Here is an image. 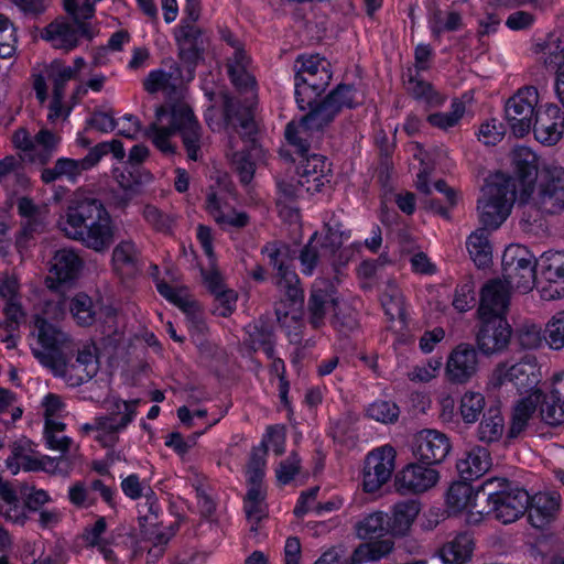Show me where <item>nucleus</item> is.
<instances>
[{"mask_svg": "<svg viewBox=\"0 0 564 564\" xmlns=\"http://www.w3.org/2000/svg\"><path fill=\"white\" fill-rule=\"evenodd\" d=\"M217 110L210 108L205 113L207 124L213 131L225 128L228 132L226 155L243 184H249L254 175V162L251 156L258 155L262 149L254 140L256 123L250 107L241 106L232 98H226L223 119L215 120Z\"/></svg>", "mask_w": 564, "mask_h": 564, "instance_id": "nucleus-1", "label": "nucleus"}, {"mask_svg": "<svg viewBox=\"0 0 564 564\" xmlns=\"http://www.w3.org/2000/svg\"><path fill=\"white\" fill-rule=\"evenodd\" d=\"M57 224L66 237L99 253L110 248L117 235L109 212L101 202L94 198L73 200Z\"/></svg>", "mask_w": 564, "mask_h": 564, "instance_id": "nucleus-2", "label": "nucleus"}, {"mask_svg": "<svg viewBox=\"0 0 564 564\" xmlns=\"http://www.w3.org/2000/svg\"><path fill=\"white\" fill-rule=\"evenodd\" d=\"M64 312V303L46 302L41 313L34 315L30 334L33 356L53 373H63L65 360L74 352L73 340L57 324Z\"/></svg>", "mask_w": 564, "mask_h": 564, "instance_id": "nucleus-3", "label": "nucleus"}, {"mask_svg": "<svg viewBox=\"0 0 564 564\" xmlns=\"http://www.w3.org/2000/svg\"><path fill=\"white\" fill-rule=\"evenodd\" d=\"M178 132L189 160L200 158L204 144L202 127L192 108L185 102H176L170 107H159L155 120L148 127L145 135L154 147L164 154L175 153L172 137Z\"/></svg>", "mask_w": 564, "mask_h": 564, "instance_id": "nucleus-4", "label": "nucleus"}, {"mask_svg": "<svg viewBox=\"0 0 564 564\" xmlns=\"http://www.w3.org/2000/svg\"><path fill=\"white\" fill-rule=\"evenodd\" d=\"M517 195L511 176L501 172L492 174L482 187L477 205L479 221L484 228L500 227L510 215Z\"/></svg>", "mask_w": 564, "mask_h": 564, "instance_id": "nucleus-5", "label": "nucleus"}, {"mask_svg": "<svg viewBox=\"0 0 564 564\" xmlns=\"http://www.w3.org/2000/svg\"><path fill=\"white\" fill-rule=\"evenodd\" d=\"M295 100L299 108L305 110L329 85L330 64L318 54L301 55L295 61Z\"/></svg>", "mask_w": 564, "mask_h": 564, "instance_id": "nucleus-6", "label": "nucleus"}, {"mask_svg": "<svg viewBox=\"0 0 564 564\" xmlns=\"http://www.w3.org/2000/svg\"><path fill=\"white\" fill-rule=\"evenodd\" d=\"M506 478L487 479L482 489L488 490L489 509L485 516H492L503 524L512 523L522 517L529 508L530 495L521 488L507 489Z\"/></svg>", "mask_w": 564, "mask_h": 564, "instance_id": "nucleus-7", "label": "nucleus"}, {"mask_svg": "<svg viewBox=\"0 0 564 564\" xmlns=\"http://www.w3.org/2000/svg\"><path fill=\"white\" fill-rule=\"evenodd\" d=\"M329 164L323 155H301L296 180H279L278 188L285 198H296L304 193H317L329 182Z\"/></svg>", "mask_w": 564, "mask_h": 564, "instance_id": "nucleus-8", "label": "nucleus"}, {"mask_svg": "<svg viewBox=\"0 0 564 564\" xmlns=\"http://www.w3.org/2000/svg\"><path fill=\"white\" fill-rule=\"evenodd\" d=\"M535 260L524 246L510 245L502 254L503 282L513 291L527 294L538 285Z\"/></svg>", "mask_w": 564, "mask_h": 564, "instance_id": "nucleus-9", "label": "nucleus"}, {"mask_svg": "<svg viewBox=\"0 0 564 564\" xmlns=\"http://www.w3.org/2000/svg\"><path fill=\"white\" fill-rule=\"evenodd\" d=\"M542 380L541 367L535 357H525L518 362H501L492 371L489 384L501 388L511 384L519 391L531 392Z\"/></svg>", "mask_w": 564, "mask_h": 564, "instance_id": "nucleus-10", "label": "nucleus"}, {"mask_svg": "<svg viewBox=\"0 0 564 564\" xmlns=\"http://www.w3.org/2000/svg\"><path fill=\"white\" fill-rule=\"evenodd\" d=\"M12 143L30 163L45 165L57 152L61 137L48 129L31 135L25 128H19L12 134Z\"/></svg>", "mask_w": 564, "mask_h": 564, "instance_id": "nucleus-11", "label": "nucleus"}, {"mask_svg": "<svg viewBox=\"0 0 564 564\" xmlns=\"http://www.w3.org/2000/svg\"><path fill=\"white\" fill-rule=\"evenodd\" d=\"M325 228L326 234L321 243V250L317 249L319 239L315 232L307 246L301 251L300 262L303 274L312 275L318 259L333 256L350 236L349 232L341 230L339 224L333 221V219L325 221Z\"/></svg>", "mask_w": 564, "mask_h": 564, "instance_id": "nucleus-12", "label": "nucleus"}, {"mask_svg": "<svg viewBox=\"0 0 564 564\" xmlns=\"http://www.w3.org/2000/svg\"><path fill=\"white\" fill-rule=\"evenodd\" d=\"M262 252L268 257L269 262L278 270L276 285L288 297L292 305L301 302L303 292L299 285L296 273L290 268V250L285 243L270 242L265 245Z\"/></svg>", "mask_w": 564, "mask_h": 564, "instance_id": "nucleus-13", "label": "nucleus"}, {"mask_svg": "<svg viewBox=\"0 0 564 564\" xmlns=\"http://www.w3.org/2000/svg\"><path fill=\"white\" fill-rule=\"evenodd\" d=\"M538 291L544 301L564 297V252L546 251L539 260Z\"/></svg>", "mask_w": 564, "mask_h": 564, "instance_id": "nucleus-14", "label": "nucleus"}, {"mask_svg": "<svg viewBox=\"0 0 564 564\" xmlns=\"http://www.w3.org/2000/svg\"><path fill=\"white\" fill-rule=\"evenodd\" d=\"M395 449L383 445L369 452L362 469V489L372 494L389 481L395 467Z\"/></svg>", "mask_w": 564, "mask_h": 564, "instance_id": "nucleus-15", "label": "nucleus"}, {"mask_svg": "<svg viewBox=\"0 0 564 564\" xmlns=\"http://www.w3.org/2000/svg\"><path fill=\"white\" fill-rule=\"evenodd\" d=\"M539 102L536 88H520L506 104V118L514 135L523 137L532 127L535 107Z\"/></svg>", "mask_w": 564, "mask_h": 564, "instance_id": "nucleus-16", "label": "nucleus"}, {"mask_svg": "<svg viewBox=\"0 0 564 564\" xmlns=\"http://www.w3.org/2000/svg\"><path fill=\"white\" fill-rule=\"evenodd\" d=\"M480 357L477 349L466 343L454 347L445 362L444 373L446 380L452 384H466L478 373Z\"/></svg>", "mask_w": 564, "mask_h": 564, "instance_id": "nucleus-17", "label": "nucleus"}, {"mask_svg": "<svg viewBox=\"0 0 564 564\" xmlns=\"http://www.w3.org/2000/svg\"><path fill=\"white\" fill-rule=\"evenodd\" d=\"M337 306L338 297L334 286L325 280L315 281L307 303V318L312 327H323L330 316V322L336 327Z\"/></svg>", "mask_w": 564, "mask_h": 564, "instance_id": "nucleus-18", "label": "nucleus"}, {"mask_svg": "<svg viewBox=\"0 0 564 564\" xmlns=\"http://www.w3.org/2000/svg\"><path fill=\"white\" fill-rule=\"evenodd\" d=\"M69 22L65 19H57L50 23L43 31L42 37L55 48L66 52L78 46L80 37L91 39L94 33L84 19Z\"/></svg>", "mask_w": 564, "mask_h": 564, "instance_id": "nucleus-19", "label": "nucleus"}, {"mask_svg": "<svg viewBox=\"0 0 564 564\" xmlns=\"http://www.w3.org/2000/svg\"><path fill=\"white\" fill-rule=\"evenodd\" d=\"M440 473L425 463H410L395 476V486L404 494H423L437 485Z\"/></svg>", "mask_w": 564, "mask_h": 564, "instance_id": "nucleus-20", "label": "nucleus"}, {"mask_svg": "<svg viewBox=\"0 0 564 564\" xmlns=\"http://www.w3.org/2000/svg\"><path fill=\"white\" fill-rule=\"evenodd\" d=\"M514 165L516 189L520 202L525 203L533 193L534 183L538 176L539 160L534 152L527 147H518L512 152Z\"/></svg>", "mask_w": 564, "mask_h": 564, "instance_id": "nucleus-21", "label": "nucleus"}, {"mask_svg": "<svg viewBox=\"0 0 564 564\" xmlns=\"http://www.w3.org/2000/svg\"><path fill=\"white\" fill-rule=\"evenodd\" d=\"M451 443L448 437L436 430H422L414 436L412 452L422 463L440 464L448 455Z\"/></svg>", "mask_w": 564, "mask_h": 564, "instance_id": "nucleus-22", "label": "nucleus"}, {"mask_svg": "<svg viewBox=\"0 0 564 564\" xmlns=\"http://www.w3.org/2000/svg\"><path fill=\"white\" fill-rule=\"evenodd\" d=\"M477 492L469 481H456L446 494V507L451 514H466L468 523H479L485 519L482 510H476Z\"/></svg>", "mask_w": 564, "mask_h": 564, "instance_id": "nucleus-23", "label": "nucleus"}, {"mask_svg": "<svg viewBox=\"0 0 564 564\" xmlns=\"http://www.w3.org/2000/svg\"><path fill=\"white\" fill-rule=\"evenodd\" d=\"M511 289L501 280H489L480 291L479 318H506Z\"/></svg>", "mask_w": 564, "mask_h": 564, "instance_id": "nucleus-24", "label": "nucleus"}, {"mask_svg": "<svg viewBox=\"0 0 564 564\" xmlns=\"http://www.w3.org/2000/svg\"><path fill=\"white\" fill-rule=\"evenodd\" d=\"M536 204L540 209L549 214H555L564 209L563 167L554 166L545 171Z\"/></svg>", "mask_w": 564, "mask_h": 564, "instance_id": "nucleus-25", "label": "nucleus"}, {"mask_svg": "<svg viewBox=\"0 0 564 564\" xmlns=\"http://www.w3.org/2000/svg\"><path fill=\"white\" fill-rule=\"evenodd\" d=\"M535 139L546 145L555 144L564 133V113L556 105H545L535 113Z\"/></svg>", "mask_w": 564, "mask_h": 564, "instance_id": "nucleus-26", "label": "nucleus"}, {"mask_svg": "<svg viewBox=\"0 0 564 564\" xmlns=\"http://www.w3.org/2000/svg\"><path fill=\"white\" fill-rule=\"evenodd\" d=\"M481 327L477 336L479 349L492 355L507 348L511 328L506 318H480Z\"/></svg>", "mask_w": 564, "mask_h": 564, "instance_id": "nucleus-27", "label": "nucleus"}, {"mask_svg": "<svg viewBox=\"0 0 564 564\" xmlns=\"http://www.w3.org/2000/svg\"><path fill=\"white\" fill-rule=\"evenodd\" d=\"M112 270L121 279H131L141 271V250L132 239L119 241L111 253Z\"/></svg>", "mask_w": 564, "mask_h": 564, "instance_id": "nucleus-28", "label": "nucleus"}, {"mask_svg": "<svg viewBox=\"0 0 564 564\" xmlns=\"http://www.w3.org/2000/svg\"><path fill=\"white\" fill-rule=\"evenodd\" d=\"M542 401V390L535 389L517 400L512 406L508 435L511 438L519 436L533 419L539 415L538 409Z\"/></svg>", "mask_w": 564, "mask_h": 564, "instance_id": "nucleus-29", "label": "nucleus"}, {"mask_svg": "<svg viewBox=\"0 0 564 564\" xmlns=\"http://www.w3.org/2000/svg\"><path fill=\"white\" fill-rule=\"evenodd\" d=\"M561 497L555 492H538L530 496L528 518L530 523L538 529L549 525L560 510Z\"/></svg>", "mask_w": 564, "mask_h": 564, "instance_id": "nucleus-30", "label": "nucleus"}, {"mask_svg": "<svg viewBox=\"0 0 564 564\" xmlns=\"http://www.w3.org/2000/svg\"><path fill=\"white\" fill-rule=\"evenodd\" d=\"M68 360L69 358L65 360V371L54 375L64 378L72 387L90 380L97 372L95 354L90 347L79 350L75 362L68 364Z\"/></svg>", "mask_w": 564, "mask_h": 564, "instance_id": "nucleus-31", "label": "nucleus"}, {"mask_svg": "<svg viewBox=\"0 0 564 564\" xmlns=\"http://www.w3.org/2000/svg\"><path fill=\"white\" fill-rule=\"evenodd\" d=\"M491 464L488 449L474 446L465 453L464 457L458 459L456 467L465 480L473 481L485 475L490 469Z\"/></svg>", "mask_w": 564, "mask_h": 564, "instance_id": "nucleus-32", "label": "nucleus"}, {"mask_svg": "<svg viewBox=\"0 0 564 564\" xmlns=\"http://www.w3.org/2000/svg\"><path fill=\"white\" fill-rule=\"evenodd\" d=\"M206 210L225 229L242 228L249 223V216L246 213L223 205L220 197L213 191L207 194Z\"/></svg>", "mask_w": 564, "mask_h": 564, "instance_id": "nucleus-33", "label": "nucleus"}, {"mask_svg": "<svg viewBox=\"0 0 564 564\" xmlns=\"http://www.w3.org/2000/svg\"><path fill=\"white\" fill-rule=\"evenodd\" d=\"M420 513V505L414 500L401 501L391 509L388 518V532L392 536H403L411 529Z\"/></svg>", "mask_w": 564, "mask_h": 564, "instance_id": "nucleus-34", "label": "nucleus"}, {"mask_svg": "<svg viewBox=\"0 0 564 564\" xmlns=\"http://www.w3.org/2000/svg\"><path fill=\"white\" fill-rule=\"evenodd\" d=\"M83 261L73 249H61L53 258L51 275L58 283L73 281L79 274Z\"/></svg>", "mask_w": 564, "mask_h": 564, "instance_id": "nucleus-35", "label": "nucleus"}, {"mask_svg": "<svg viewBox=\"0 0 564 564\" xmlns=\"http://www.w3.org/2000/svg\"><path fill=\"white\" fill-rule=\"evenodd\" d=\"M85 65L86 61L83 57H76L73 66L65 65L59 59L53 61L47 67V77L53 85V94L64 96L67 83L75 79Z\"/></svg>", "mask_w": 564, "mask_h": 564, "instance_id": "nucleus-36", "label": "nucleus"}, {"mask_svg": "<svg viewBox=\"0 0 564 564\" xmlns=\"http://www.w3.org/2000/svg\"><path fill=\"white\" fill-rule=\"evenodd\" d=\"M226 40L232 47H235V53L228 63V72L231 82L239 89L252 90L256 85V80L254 76L248 69V56L242 50L236 47V42L231 40V36L227 37Z\"/></svg>", "mask_w": 564, "mask_h": 564, "instance_id": "nucleus-37", "label": "nucleus"}, {"mask_svg": "<svg viewBox=\"0 0 564 564\" xmlns=\"http://www.w3.org/2000/svg\"><path fill=\"white\" fill-rule=\"evenodd\" d=\"M473 551V539L464 533L446 542L440 550V557L444 564H466L470 561Z\"/></svg>", "mask_w": 564, "mask_h": 564, "instance_id": "nucleus-38", "label": "nucleus"}, {"mask_svg": "<svg viewBox=\"0 0 564 564\" xmlns=\"http://www.w3.org/2000/svg\"><path fill=\"white\" fill-rule=\"evenodd\" d=\"M321 131L314 126L308 124L304 116L299 122L291 121L285 129V138L290 144L296 148L300 155L305 154L312 141L318 138Z\"/></svg>", "mask_w": 564, "mask_h": 564, "instance_id": "nucleus-39", "label": "nucleus"}, {"mask_svg": "<svg viewBox=\"0 0 564 564\" xmlns=\"http://www.w3.org/2000/svg\"><path fill=\"white\" fill-rule=\"evenodd\" d=\"M393 549L394 543L391 540L362 543L354 550L348 558V564H366L380 561L387 557Z\"/></svg>", "mask_w": 564, "mask_h": 564, "instance_id": "nucleus-40", "label": "nucleus"}, {"mask_svg": "<svg viewBox=\"0 0 564 564\" xmlns=\"http://www.w3.org/2000/svg\"><path fill=\"white\" fill-rule=\"evenodd\" d=\"M486 229L479 228L475 230L466 241L469 256L478 268L488 267L492 260V248Z\"/></svg>", "mask_w": 564, "mask_h": 564, "instance_id": "nucleus-41", "label": "nucleus"}, {"mask_svg": "<svg viewBox=\"0 0 564 564\" xmlns=\"http://www.w3.org/2000/svg\"><path fill=\"white\" fill-rule=\"evenodd\" d=\"M139 400H122L118 397L110 395L105 399L104 408L107 411L105 417H116L117 424L127 429V426L135 419Z\"/></svg>", "mask_w": 564, "mask_h": 564, "instance_id": "nucleus-42", "label": "nucleus"}, {"mask_svg": "<svg viewBox=\"0 0 564 564\" xmlns=\"http://www.w3.org/2000/svg\"><path fill=\"white\" fill-rule=\"evenodd\" d=\"M505 417L498 408H489L484 414L477 430L480 442H498L505 433Z\"/></svg>", "mask_w": 564, "mask_h": 564, "instance_id": "nucleus-43", "label": "nucleus"}, {"mask_svg": "<svg viewBox=\"0 0 564 564\" xmlns=\"http://www.w3.org/2000/svg\"><path fill=\"white\" fill-rule=\"evenodd\" d=\"M356 534L362 540L389 534L387 514L382 511H375L365 516L356 524Z\"/></svg>", "mask_w": 564, "mask_h": 564, "instance_id": "nucleus-44", "label": "nucleus"}, {"mask_svg": "<svg viewBox=\"0 0 564 564\" xmlns=\"http://www.w3.org/2000/svg\"><path fill=\"white\" fill-rule=\"evenodd\" d=\"M381 305L390 321H404L403 295L397 284L392 282L387 284L381 295Z\"/></svg>", "mask_w": 564, "mask_h": 564, "instance_id": "nucleus-45", "label": "nucleus"}, {"mask_svg": "<svg viewBox=\"0 0 564 564\" xmlns=\"http://www.w3.org/2000/svg\"><path fill=\"white\" fill-rule=\"evenodd\" d=\"M408 91L417 100L425 102L430 107L442 106L445 96L434 89V87L422 79L411 77L406 84Z\"/></svg>", "mask_w": 564, "mask_h": 564, "instance_id": "nucleus-46", "label": "nucleus"}, {"mask_svg": "<svg viewBox=\"0 0 564 564\" xmlns=\"http://www.w3.org/2000/svg\"><path fill=\"white\" fill-rule=\"evenodd\" d=\"M485 397L480 392L466 391L459 401V414L467 424H474L485 408Z\"/></svg>", "mask_w": 564, "mask_h": 564, "instance_id": "nucleus-47", "label": "nucleus"}, {"mask_svg": "<svg viewBox=\"0 0 564 564\" xmlns=\"http://www.w3.org/2000/svg\"><path fill=\"white\" fill-rule=\"evenodd\" d=\"M539 416L549 425H560L564 422V400L553 398L552 394L542 392V401L539 404Z\"/></svg>", "mask_w": 564, "mask_h": 564, "instance_id": "nucleus-48", "label": "nucleus"}, {"mask_svg": "<svg viewBox=\"0 0 564 564\" xmlns=\"http://www.w3.org/2000/svg\"><path fill=\"white\" fill-rule=\"evenodd\" d=\"M466 111L465 104L460 100H453L448 112H435L427 117V122L441 130H448L459 123Z\"/></svg>", "mask_w": 564, "mask_h": 564, "instance_id": "nucleus-49", "label": "nucleus"}, {"mask_svg": "<svg viewBox=\"0 0 564 564\" xmlns=\"http://www.w3.org/2000/svg\"><path fill=\"white\" fill-rule=\"evenodd\" d=\"M126 429L117 424L116 417L97 416V434L95 440L104 447H113L119 441V434Z\"/></svg>", "mask_w": 564, "mask_h": 564, "instance_id": "nucleus-50", "label": "nucleus"}, {"mask_svg": "<svg viewBox=\"0 0 564 564\" xmlns=\"http://www.w3.org/2000/svg\"><path fill=\"white\" fill-rule=\"evenodd\" d=\"M543 339L550 349L564 348V311L556 312L545 324Z\"/></svg>", "mask_w": 564, "mask_h": 564, "instance_id": "nucleus-51", "label": "nucleus"}, {"mask_svg": "<svg viewBox=\"0 0 564 564\" xmlns=\"http://www.w3.org/2000/svg\"><path fill=\"white\" fill-rule=\"evenodd\" d=\"M463 25L462 14L454 10L436 11L430 19V29L435 35L443 32H452Z\"/></svg>", "mask_w": 564, "mask_h": 564, "instance_id": "nucleus-52", "label": "nucleus"}, {"mask_svg": "<svg viewBox=\"0 0 564 564\" xmlns=\"http://www.w3.org/2000/svg\"><path fill=\"white\" fill-rule=\"evenodd\" d=\"M316 99L312 102L310 108V112L305 116L307 118L308 124H314L319 131L330 123L334 118L338 115V111L332 105L329 99L326 97L322 102L314 106Z\"/></svg>", "mask_w": 564, "mask_h": 564, "instance_id": "nucleus-53", "label": "nucleus"}, {"mask_svg": "<svg viewBox=\"0 0 564 564\" xmlns=\"http://www.w3.org/2000/svg\"><path fill=\"white\" fill-rule=\"evenodd\" d=\"M158 292L167 301L178 306L185 313L195 311V303L191 300L186 288H173L165 282L156 283Z\"/></svg>", "mask_w": 564, "mask_h": 564, "instance_id": "nucleus-54", "label": "nucleus"}, {"mask_svg": "<svg viewBox=\"0 0 564 564\" xmlns=\"http://www.w3.org/2000/svg\"><path fill=\"white\" fill-rule=\"evenodd\" d=\"M539 59L545 66L557 69L564 62V42L557 36H550L544 44L541 45Z\"/></svg>", "mask_w": 564, "mask_h": 564, "instance_id": "nucleus-55", "label": "nucleus"}, {"mask_svg": "<svg viewBox=\"0 0 564 564\" xmlns=\"http://www.w3.org/2000/svg\"><path fill=\"white\" fill-rule=\"evenodd\" d=\"M18 35L13 23L0 14V57L11 58L17 51Z\"/></svg>", "mask_w": 564, "mask_h": 564, "instance_id": "nucleus-56", "label": "nucleus"}, {"mask_svg": "<svg viewBox=\"0 0 564 564\" xmlns=\"http://www.w3.org/2000/svg\"><path fill=\"white\" fill-rule=\"evenodd\" d=\"M175 78L173 73L163 69L151 70L143 80V88L149 94L158 91L170 93L175 88Z\"/></svg>", "mask_w": 564, "mask_h": 564, "instance_id": "nucleus-57", "label": "nucleus"}, {"mask_svg": "<svg viewBox=\"0 0 564 564\" xmlns=\"http://www.w3.org/2000/svg\"><path fill=\"white\" fill-rule=\"evenodd\" d=\"M400 414L398 405L393 402L379 400L372 402L367 409V415L380 423H394Z\"/></svg>", "mask_w": 564, "mask_h": 564, "instance_id": "nucleus-58", "label": "nucleus"}, {"mask_svg": "<svg viewBox=\"0 0 564 564\" xmlns=\"http://www.w3.org/2000/svg\"><path fill=\"white\" fill-rule=\"evenodd\" d=\"M120 487L124 496L131 500H138L141 497L150 498L154 495L150 484L142 480L138 474H130L122 478Z\"/></svg>", "mask_w": 564, "mask_h": 564, "instance_id": "nucleus-59", "label": "nucleus"}, {"mask_svg": "<svg viewBox=\"0 0 564 564\" xmlns=\"http://www.w3.org/2000/svg\"><path fill=\"white\" fill-rule=\"evenodd\" d=\"M442 365L441 358H430L412 367L406 375L408 379L412 382H430L438 376Z\"/></svg>", "mask_w": 564, "mask_h": 564, "instance_id": "nucleus-60", "label": "nucleus"}, {"mask_svg": "<svg viewBox=\"0 0 564 564\" xmlns=\"http://www.w3.org/2000/svg\"><path fill=\"white\" fill-rule=\"evenodd\" d=\"M70 312L79 325L91 324L96 314L91 299L86 294H78L72 300Z\"/></svg>", "mask_w": 564, "mask_h": 564, "instance_id": "nucleus-61", "label": "nucleus"}, {"mask_svg": "<svg viewBox=\"0 0 564 564\" xmlns=\"http://www.w3.org/2000/svg\"><path fill=\"white\" fill-rule=\"evenodd\" d=\"M327 98L338 111V113L345 108H352L359 100L357 99V90L350 85H339L334 89Z\"/></svg>", "mask_w": 564, "mask_h": 564, "instance_id": "nucleus-62", "label": "nucleus"}, {"mask_svg": "<svg viewBox=\"0 0 564 564\" xmlns=\"http://www.w3.org/2000/svg\"><path fill=\"white\" fill-rule=\"evenodd\" d=\"M45 425L63 423L61 420L65 413V404L62 398L54 393L46 394L42 400Z\"/></svg>", "mask_w": 564, "mask_h": 564, "instance_id": "nucleus-63", "label": "nucleus"}, {"mask_svg": "<svg viewBox=\"0 0 564 564\" xmlns=\"http://www.w3.org/2000/svg\"><path fill=\"white\" fill-rule=\"evenodd\" d=\"M65 424L44 425V436L48 448L59 452L68 451L72 440L64 435Z\"/></svg>", "mask_w": 564, "mask_h": 564, "instance_id": "nucleus-64", "label": "nucleus"}]
</instances>
